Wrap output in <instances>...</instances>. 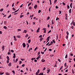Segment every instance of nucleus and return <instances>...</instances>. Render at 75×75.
Listing matches in <instances>:
<instances>
[{
	"label": "nucleus",
	"mask_w": 75,
	"mask_h": 75,
	"mask_svg": "<svg viewBox=\"0 0 75 75\" xmlns=\"http://www.w3.org/2000/svg\"><path fill=\"white\" fill-rule=\"evenodd\" d=\"M67 17H68V16H65V18L66 20H68Z\"/></svg>",
	"instance_id": "nucleus-50"
},
{
	"label": "nucleus",
	"mask_w": 75,
	"mask_h": 75,
	"mask_svg": "<svg viewBox=\"0 0 75 75\" xmlns=\"http://www.w3.org/2000/svg\"><path fill=\"white\" fill-rule=\"evenodd\" d=\"M24 32L25 33H27V30H24Z\"/></svg>",
	"instance_id": "nucleus-25"
},
{
	"label": "nucleus",
	"mask_w": 75,
	"mask_h": 75,
	"mask_svg": "<svg viewBox=\"0 0 75 75\" xmlns=\"http://www.w3.org/2000/svg\"><path fill=\"white\" fill-rule=\"evenodd\" d=\"M18 58L16 59V63L17 62V61H18Z\"/></svg>",
	"instance_id": "nucleus-26"
},
{
	"label": "nucleus",
	"mask_w": 75,
	"mask_h": 75,
	"mask_svg": "<svg viewBox=\"0 0 75 75\" xmlns=\"http://www.w3.org/2000/svg\"><path fill=\"white\" fill-rule=\"evenodd\" d=\"M62 4H63V5H64V6H65V5H66V4H65L64 2H63Z\"/></svg>",
	"instance_id": "nucleus-48"
},
{
	"label": "nucleus",
	"mask_w": 75,
	"mask_h": 75,
	"mask_svg": "<svg viewBox=\"0 0 75 75\" xmlns=\"http://www.w3.org/2000/svg\"><path fill=\"white\" fill-rule=\"evenodd\" d=\"M0 11H3V8H1L0 9Z\"/></svg>",
	"instance_id": "nucleus-53"
},
{
	"label": "nucleus",
	"mask_w": 75,
	"mask_h": 75,
	"mask_svg": "<svg viewBox=\"0 0 75 75\" xmlns=\"http://www.w3.org/2000/svg\"><path fill=\"white\" fill-rule=\"evenodd\" d=\"M11 16V14H10V15L8 17V18H10Z\"/></svg>",
	"instance_id": "nucleus-37"
},
{
	"label": "nucleus",
	"mask_w": 75,
	"mask_h": 75,
	"mask_svg": "<svg viewBox=\"0 0 75 75\" xmlns=\"http://www.w3.org/2000/svg\"><path fill=\"white\" fill-rule=\"evenodd\" d=\"M26 46H27V47H29V44H28V43L26 44Z\"/></svg>",
	"instance_id": "nucleus-20"
},
{
	"label": "nucleus",
	"mask_w": 75,
	"mask_h": 75,
	"mask_svg": "<svg viewBox=\"0 0 75 75\" xmlns=\"http://www.w3.org/2000/svg\"><path fill=\"white\" fill-rule=\"evenodd\" d=\"M23 16H24V15H21L20 16V18H22V17H23Z\"/></svg>",
	"instance_id": "nucleus-31"
},
{
	"label": "nucleus",
	"mask_w": 75,
	"mask_h": 75,
	"mask_svg": "<svg viewBox=\"0 0 75 75\" xmlns=\"http://www.w3.org/2000/svg\"><path fill=\"white\" fill-rule=\"evenodd\" d=\"M6 75H10V74H9V73H8V72L6 73Z\"/></svg>",
	"instance_id": "nucleus-40"
},
{
	"label": "nucleus",
	"mask_w": 75,
	"mask_h": 75,
	"mask_svg": "<svg viewBox=\"0 0 75 75\" xmlns=\"http://www.w3.org/2000/svg\"><path fill=\"white\" fill-rule=\"evenodd\" d=\"M38 49V47H36V48L35 49H34V51H36V50H37Z\"/></svg>",
	"instance_id": "nucleus-27"
},
{
	"label": "nucleus",
	"mask_w": 75,
	"mask_h": 75,
	"mask_svg": "<svg viewBox=\"0 0 75 75\" xmlns=\"http://www.w3.org/2000/svg\"><path fill=\"white\" fill-rule=\"evenodd\" d=\"M67 7L68 9H69V8H70V7H69V5H67Z\"/></svg>",
	"instance_id": "nucleus-18"
},
{
	"label": "nucleus",
	"mask_w": 75,
	"mask_h": 75,
	"mask_svg": "<svg viewBox=\"0 0 75 75\" xmlns=\"http://www.w3.org/2000/svg\"><path fill=\"white\" fill-rule=\"evenodd\" d=\"M19 11V9H18V10H17L16 11H14V13H16V12H17V11Z\"/></svg>",
	"instance_id": "nucleus-30"
},
{
	"label": "nucleus",
	"mask_w": 75,
	"mask_h": 75,
	"mask_svg": "<svg viewBox=\"0 0 75 75\" xmlns=\"http://www.w3.org/2000/svg\"><path fill=\"white\" fill-rule=\"evenodd\" d=\"M4 74V73L3 72L2 73H0V75H3V74Z\"/></svg>",
	"instance_id": "nucleus-46"
},
{
	"label": "nucleus",
	"mask_w": 75,
	"mask_h": 75,
	"mask_svg": "<svg viewBox=\"0 0 75 75\" xmlns=\"http://www.w3.org/2000/svg\"><path fill=\"white\" fill-rule=\"evenodd\" d=\"M25 66V64H23L22 65V67H24Z\"/></svg>",
	"instance_id": "nucleus-47"
},
{
	"label": "nucleus",
	"mask_w": 75,
	"mask_h": 75,
	"mask_svg": "<svg viewBox=\"0 0 75 75\" xmlns=\"http://www.w3.org/2000/svg\"><path fill=\"white\" fill-rule=\"evenodd\" d=\"M47 30H45L44 32V33H46V31Z\"/></svg>",
	"instance_id": "nucleus-51"
},
{
	"label": "nucleus",
	"mask_w": 75,
	"mask_h": 75,
	"mask_svg": "<svg viewBox=\"0 0 75 75\" xmlns=\"http://www.w3.org/2000/svg\"><path fill=\"white\" fill-rule=\"evenodd\" d=\"M39 38H41V37H42V35H41L39 36Z\"/></svg>",
	"instance_id": "nucleus-64"
},
{
	"label": "nucleus",
	"mask_w": 75,
	"mask_h": 75,
	"mask_svg": "<svg viewBox=\"0 0 75 75\" xmlns=\"http://www.w3.org/2000/svg\"><path fill=\"white\" fill-rule=\"evenodd\" d=\"M51 30H50L48 32V33H51Z\"/></svg>",
	"instance_id": "nucleus-54"
},
{
	"label": "nucleus",
	"mask_w": 75,
	"mask_h": 75,
	"mask_svg": "<svg viewBox=\"0 0 75 75\" xmlns=\"http://www.w3.org/2000/svg\"><path fill=\"white\" fill-rule=\"evenodd\" d=\"M66 33L67 35H69V33H68V31H67Z\"/></svg>",
	"instance_id": "nucleus-24"
},
{
	"label": "nucleus",
	"mask_w": 75,
	"mask_h": 75,
	"mask_svg": "<svg viewBox=\"0 0 75 75\" xmlns=\"http://www.w3.org/2000/svg\"><path fill=\"white\" fill-rule=\"evenodd\" d=\"M42 40H43V38H41L40 39V42H41V41H42Z\"/></svg>",
	"instance_id": "nucleus-21"
},
{
	"label": "nucleus",
	"mask_w": 75,
	"mask_h": 75,
	"mask_svg": "<svg viewBox=\"0 0 75 75\" xmlns=\"http://www.w3.org/2000/svg\"><path fill=\"white\" fill-rule=\"evenodd\" d=\"M72 3H71L70 4V7L71 8H72Z\"/></svg>",
	"instance_id": "nucleus-15"
},
{
	"label": "nucleus",
	"mask_w": 75,
	"mask_h": 75,
	"mask_svg": "<svg viewBox=\"0 0 75 75\" xmlns=\"http://www.w3.org/2000/svg\"><path fill=\"white\" fill-rule=\"evenodd\" d=\"M22 63V62L21 61H20L19 62V64H21Z\"/></svg>",
	"instance_id": "nucleus-56"
},
{
	"label": "nucleus",
	"mask_w": 75,
	"mask_h": 75,
	"mask_svg": "<svg viewBox=\"0 0 75 75\" xmlns=\"http://www.w3.org/2000/svg\"><path fill=\"white\" fill-rule=\"evenodd\" d=\"M13 58H16V54L13 53Z\"/></svg>",
	"instance_id": "nucleus-8"
},
{
	"label": "nucleus",
	"mask_w": 75,
	"mask_h": 75,
	"mask_svg": "<svg viewBox=\"0 0 75 75\" xmlns=\"http://www.w3.org/2000/svg\"><path fill=\"white\" fill-rule=\"evenodd\" d=\"M2 50V51L4 50V47H2L1 48Z\"/></svg>",
	"instance_id": "nucleus-34"
},
{
	"label": "nucleus",
	"mask_w": 75,
	"mask_h": 75,
	"mask_svg": "<svg viewBox=\"0 0 75 75\" xmlns=\"http://www.w3.org/2000/svg\"><path fill=\"white\" fill-rule=\"evenodd\" d=\"M23 47H25V43H23Z\"/></svg>",
	"instance_id": "nucleus-5"
},
{
	"label": "nucleus",
	"mask_w": 75,
	"mask_h": 75,
	"mask_svg": "<svg viewBox=\"0 0 75 75\" xmlns=\"http://www.w3.org/2000/svg\"><path fill=\"white\" fill-rule=\"evenodd\" d=\"M64 67L67 66V63H65L64 64Z\"/></svg>",
	"instance_id": "nucleus-44"
},
{
	"label": "nucleus",
	"mask_w": 75,
	"mask_h": 75,
	"mask_svg": "<svg viewBox=\"0 0 75 75\" xmlns=\"http://www.w3.org/2000/svg\"><path fill=\"white\" fill-rule=\"evenodd\" d=\"M71 24H73V25H74V26H75V22L73 21L71 23Z\"/></svg>",
	"instance_id": "nucleus-9"
},
{
	"label": "nucleus",
	"mask_w": 75,
	"mask_h": 75,
	"mask_svg": "<svg viewBox=\"0 0 75 75\" xmlns=\"http://www.w3.org/2000/svg\"><path fill=\"white\" fill-rule=\"evenodd\" d=\"M50 56L51 57H54V54L51 55H50Z\"/></svg>",
	"instance_id": "nucleus-39"
},
{
	"label": "nucleus",
	"mask_w": 75,
	"mask_h": 75,
	"mask_svg": "<svg viewBox=\"0 0 75 75\" xmlns=\"http://www.w3.org/2000/svg\"><path fill=\"white\" fill-rule=\"evenodd\" d=\"M52 41H53V42H54V43H55V41L54 40H52Z\"/></svg>",
	"instance_id": "nucleus-41"
},
{
	"label": "nucleus",
	"mask_w": 75,
	"mask_h": 75,
	"mask_svg": "<svg viewBox=\"0 0 75 75\" xmlns=\"http://www.w3.org/2000/svg\"><path fill=\"white\" fill-rule=\"evenodd\" d=\"M7 58L8 60H9V59H10V58H9V57H8V56H7Z\"/></svg>",
	"instance_id": "nucleus-17"
},
{
	"label": "nucleus",
	"mask_w": 75,
	"mask_h": 75,
	"mask_svg": "<svg viewBox=\"0 0 75 75\" xmlns=\"http://www.w3.org/2000/svg\"><path fill=\"white\" fill-rule=\"evenodd\" d=\"M50 36H49L47 38L46 40H47L46 43L50 41Z\"/></svg>",
	"instance_id": "nucleus-1"
},
{
	"label": "nucleus",
	"mask_w": 75,
	"mask_h": 75,
	"mask_svg": "<svg viewBox=\"0 0 75 75\" xmlns=\"http://www.w3.org/2000/svg\"><path fill=\"white\" fill-rule=\"evenodd\" d=\"M6 63L7 64H8V63H9V60H7L6 61Z\"/></svg>",
	"instance_id": "nucleus-33"
},
{
	"label": "nucleus",
	"mask_w": 75,
	"mask_h": 75,
	"mask_svg": "<svg viewBox=\"0 0 75 75\" xmlns=\"http://www.w3.org/2000/svg\"><path fill=\"white\" fill-rule=\"evenodd\" d=\"M63 67V66H62L60 68L59 70H61L62 69V67Z\"/></svg>",
	"instance_id": "nucleus-52"
},
{
	"label": "nucleus",
	"mask_w": 75,
	"mask_h": 75,
	"mask_svg": "<svg viewBox=\"0 0 75 75\" xmlns=\"http://www.w3.org/2000/svg\"><path fill=\"white\" fill-rule=\"evenodd\" d=\"M14 3H13L12 4V7H14Z\"/></svg>",
	"instance_id": "nucleus-62"
},
{
	"label": "nucleus",
	"mask_w": 75,
	"mask_h": 75,
	"mask_svg": "<svg viewBox=\"0 0 75 75\" xmlns=\"http://www.w3.org/2000/svg\"><path fill=\"white\" fill-rule=\"evenodd\" d=\"M52 24H54V20H52Z\"/></svg>",
	"instance_id": "nucleus-28"
},
{
	"label": "nucleus",
	"mask_w": 75,
	"mask_h": 75,
	"mask_svg": "<svg viewBox=\"0 0 75 75\" xmlns=\"http://www.w3.org/2000/svg\"><path fill=\"white\" fill-rule=\"evenodd\" d=\"M68 35H67L66 36V38L67 39L68 38Z\"/></svg>",
	"instance_id": "nucleus-63"
},
{
	"label": "nucleus",
	"mask_w": 75,
	"mask_h": 75,
	"mask_svg": "<svg viewBox=\"0 0 75 75\" xmlns=\"http://www.w3.org/2000/svg\"><path fill=\"white\" fill-rule=\"evenodd\" d=\"M37 5L36 4L34 6V8L35 9H37Z\"/></svg>",
	"instance_id": "nucleus-4"
},
{
	"label": "nucleus",
	"mask_w": 75,
	"mask_h": 75,
	"mask_svg": "<svg viewBox=\"0 0 75 75\" xmlns=\"http://www.w3.org/2000/svg\"><path fill=\"white\" fill-rule=\"evenodd\" d=\"M49 51H52V49H50L49 50Z\"/></svg>",
	"instance_id": "nucleus-60"
},
{
	"label": "nucleus",
	"mask_w": 75,
	"mask_h": 75,
	"mask_svg": "<svg viewBox=\"0 0 75 75\" xmlns=\"http://www.w3.org/2000/svg\"><path fill=\"white\" fill-rule=\"evenodd\" d=\"M31 42V40L30 39H29L28 40V42L29 43H30V42Z\"/></svg>",
	"instance_id": "nucleus-22"
},
{
	"label": "nucleus",
	"mask_w": 75,
	"mask_h": 75,
	"mask_svg": "<svg viewBox=\"0 0 75 75\" xmlns=\"http://www.w3.org/2000/svg\"><path fill=\"white\" fill-rule=\"evenodd\" d=\"M29 9H30V10H31V9H32V7L30 6V7L29 8Z\"/></svg>",
	"instance_id": "nucleus-29"
},
{
	"label": "nucleus",
	"mask_w": 75,
	"mask_h": 75,
	"mask_svg": "<svg viewBox=\"0 0 75 75\" xmlns=\"http://www.w3.org/2000/svg\"><path fill=\"white\" fill-rule=\"evenodd\" d=\"M68 58V54H67L65 57V58Z\"/></svg>",
	"instance_id": "nucleus-23"
},
{
	"label": "nucleus",
	"mask_w": 75,
	"mask_h": 75,
	"mask_svg": "<svg viewBox=\"0 0 75 75\" xmlns=\"http://www.w3.org/2000/svg\"><path fill=\"white\" fill-rule=\"evenodd\" d=\"M50 17L49 16H48L47 18V19L49 20V19H50Z\"/></svg>",
	"instance_id": "nucleus-43"
},
{
	"label": "nucleus",
	"mask_w": 75,
	"mask_h": 75,
	"mask_svg": "<svg viewBox=\"0 0 75 75\" xmlns=\"http://www.w3.org/2000/svg\"><path fill=\"white\" fill-rule=\"evenodd\" d=\"M40 28H38L37 30V33H39L40 31Z\"/></svg>",
	"instance_id": "nucleus-3"
},
{
	"label": "nucleus",
	"mask_w": 75,
	"mask_h": 75,
	"mask_svg": "<svg viewBox=\"0 0 75 75\" xmlns=\"http://www.w3.org/2000/svg\"><path fill=\"white\" fill-rule=\"evenodd\" d=\"M56 8L57 9L58 8V6H56Z\"/></svg>",
	"instance_id": "nucleus-55"
},
{
	"label": "nucleus",
	"mask_w": 75,
	"mask_h": 75,
	"mask_svg": "<svg viewBox=\"0 0 75 75\" xmlns=\"http://www.w3.org/2000/svg\"><path fill=\"white\" fill-rule=\"evenodd\" d=\"M16 37H17V38H21V36H20V35H17Z\"/></svg>",
	"instance_id": "nucleus-11"
},
{
	"label": "nucleus",
	"mask_w": 75,
	"mask_h": 75,
	"mask_svg": "<svg viewBox=\"0 0 75 75\" xmlns=\"http://www.w3.org/2000/svg\"><path fill=\"white\" fill-rule=\"evenodd\" d=\"M41 10H38V13H41Z\"/></svg>",
	"instance_id": "nucleus-16"
},
{
	"label": "nucleus",
	"mask_w": 75,
	"mask_h": 75,
	"mask_svg": "<svg viewBox=\"0 0 75 75\" xmlns=\"http://www.w3.org/2000/svg\"><path fill=\"white\" fill-rule=\"evenodd\" d=\"M71 28H72V29H74V26H72L71 27Z\"/></svg>",
	"instance_id": "nucleus-49"
},
{
	"label": "nucleus",
	"mask_w": 75,
	"mask_h": 75,
	"mask_svg": "<svg viewBox=\"0 0 75 75\" xmlns=\"http://www.w3.org/2000/svg\"><path fill=\"white\" fill-rule=\"evenodd\" d=\"M41 54H44V52H41Z\"/></svg>",
	"instance_id": "nucleus-61"
},
{
	"label": "nucleus",
	"mask_w": 75,
	"mask_h": 75,
	"mask_svg": "<svg viewBox=\"0 0 75 75\" xmlns=\"http://www.w3.org/2000/svg\"><path fill=\"white\" fill-rule=\"evenodd\" d=\"M12 72L13 73V74H15V71H14V70H12Z\"/></svg>",
	"instance_id": "nucleus-42"
},
{
	"label": "nucleus",
	"mask_w": 75,
	"mask_h": 75,
	"mask_svg": "<svg viewBox=\"0 0 75 75\" xmlns=\"http://www.w3.org/2000/svg\"><path fill=\"white\" fill-rule=\"evenodd\" d=\"M4 28V29H5V30H7V27L5 26H4L3 27Z\"/></svg>",
	"instance_id": "nucleus-7"
},
{
	"label": "nucleus",
	"mask_w": 75,
	"mask_h": 75,
	"mask_svg": "<svg viewBox=\"0 0 75 75\" xmlns=\"http://www.w3.org/2000/svg\"><path fill=\"white\" fill-rule=\"evenodd\" d=\"M65 17H68V14H67V13H66L65 14Z\"/></svg>",
	"instance_id": "nucleus-58"
},
{
	"label": "nucleus",
	"mask_w": 75,
	"mask_h": 75,
	"mask_svg": "<svg viewBox=\"0 0 75 75\" xmlns=\"http://www.w3.org/2000/svg\"><path fill=\"white\" fill-rule=\"evenodd\" d=\"M13 9L14 11H15L16 10V9H15V8L14 7H13Z\"/></svg>",
	"instance_id": "nucleus-35"
},
{
	"label": "nucleus",
	"mask_w": 75,
	"mask_h": 75,
	"mask_svg": "<svg viewBox=\"0 0 75 75\" xmlns=\"http://www.w3.org/2000/svg\"><path fill=\"white\" fill-rule=\"evenodd\" d=\"M61 14V11H59V14Z\"/></svg>",
	"instance_id": "nucleus-45"
},
{
	"label": "nucleus",
	"mask_w": 75,
	"mask_h": 75,
	"mask_svg": "<svg viewBox=\"0 0 75 75\" xmlns=\"http://www.w3.org/2000/svg\"><path fill=\"white\" fill-rule=\"evenodd\" d=\"M39 72H40V69H39L38 70L37 72L36 73H35L36 75H38V74H39Z\"/></svg>",
	"instance_id": "nucleus-2"
},
{
	"label": "nucleus",
	"mask_w": 75,
	"mask_h": 75,
	"mask_svg": "<svg viewBox=\"0 0 75 75\" xmlns=\"http://www.w3.org/2000/svg\"><path fill=\"white\" fill-rule=\"evenodd\" d=\"M28 37V34H26V36H25V37Z\"/></svg>",
	"instance_id": "nucleus-59"
},
{
	"label": "nucleus",
	"mask_w": 75,
	"mask_h": 75,
	"mask_svg": "<svg viewBox=\"0 0 75 75\" xmlns=\"http://www.w3.org/2000/svg\"><path fill=\"white\" fill-rule=\"evenodd\" d=\"M45 67H44L42 69L43 71H45Z\"/></svg>",
	"instance_id": "nucleus-36"
},
{
	"label": "nucleus",
	"mask_w": 75,
	"mask_h": 75,
	"mask_svg": "<svg viewBox=\"0 0 75 75\" xmlns=\"http://www.w3.org/2000/svg\"><path fill=\"white\" fill-rule=\"evenodd\" d=\"M69 13H71V8L69 11Z\"/></svg>",
	"instance_id": "nucleus-14"
},
{
	"label": "nucleus",
	"mask_w": 75,
	"mask_h": 75,
	"mask_svg": "<svg viewBox=\"0 0 75 75\" xmlns=\"http://www.w3.org/2000/svg\"><path fill=\"white\" fill-rule=\"evenodd\" d=\"M31 3H32V2H30V3L28 4V6H30L31 4Z\"/></svg>",
	"instance_id": "nucleus-19"
},
{
	"label": "nucleus",
	"mask_w": 75,
	"mask_h": 75,
	"mask_svg": "<svg viewBox=\"0 0 75 75\" xmlns=\"http://www.w3.org/2000/svg\"><path fill=\"white\" fill-rule=\"evenodd\" d=\"M47 74H49V72H50V69L49 70L47 69Z\"/></svg>",
	"instance_id": "nucleus-13"
},
{
	"label": "nucleus",
	"mask_w": 75,
	"mask_h": 75,
	"mask_svg": "<svg viewBox=\"0 0 75 75\" xmlns=\"http://www.w3.org/2000/svg\"><path fill=\"white\" fill-rule=\"evenodd\" d=\"M8 55H10V51L9 50V52H8Z\"/></svg>",
	"instance_id": "nucleus-38"
},
{
	"label": "nucleus",
	"mask_w": 75,
	"mask_h": 75,
	"mask_svg": "<svg viewBox=\"0 0 75 75\" xmlns=\"http://www.w3.org/2000/svg\"><path fill=\"white\" fill-rule=\"evenodd\" d=\"M72 73H73V74H74L75 73V71L73 69H72Z\"/></svg>",
	"instance_id": "nucleus-32"
},
{
	"label": "nucleus",
	"mask_w": 75,
	"mask_h": 75,
	"mask_svg": "<svg viewBox=\"0 0 75 75\" xmlns=\"http://www.w3.org/2000/svg\"><path fill=\"white\" fill-rule=\"evenodd\" d=\"M43 75V74L42 72L40 73V74H38V75Z\"/></svg>",
	"instance_id": "nucleus-12"
},
{
	"label": "nucleus",
	"mask_w": 75,
	"mask_h": 75,
	"mask_svg": "<svg viewBox=\"0 0 75 75\" xmlns=\"http://www.w3.org/2000/svg\"><path fill=\"white\" fill-rule=\"evenodd\" d=\"M8 66L9 67H11V63L10 62L8 64Z\"/></svg>",
	"instance_id": "nucleus-6"
},
{
	"label": "nucleus",
	"mask_w": 75,
	"mask_h": 75,
	"mask_svg": "<svg viewBox=\"0 0 75 75\" xmlns=\"http://www.w3.org/2000/svg\"><path fill=\"white\" fill-rule=\"evenodd\" d=\"M26 22L27 25H28V21H26Z\"/></svg>",
	"instance_id": "nucleus-57"
},
{
	"label": "nucleus",
	"mask_w": 75,
	"mask_h": 75,
	"mask_svg": "<svg viewBox=\"0 0 75 75\" xmlns=\"http://www.w3.org/2000/svg\"><path fill=\"white\" fill-rule=\"evenodd\" d=\"M45 60H44V59H42V62H45Z\"/></svg>",
	"instance_id": "nucleus-10"
}]
</instances>
